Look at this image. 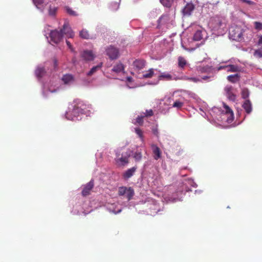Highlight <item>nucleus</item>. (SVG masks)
Wrapping results in <instances>:
<instances>
[{"label":"nucleus","mask_w":262,"mask_h":262,"mask_svg":"<svg viewBox=\"0 0 262 262\" xmlns=\"http://www.w3.org/2000/svg\"><path fill=\"white\" fill-rule=\"evenodd\" d=\"M135 194L134 190L130 187H120L118 189V195L125 196L128 201H130Z\"/></svg>","instance_id":"obj_2"},{"label":"nucleus","mask_w":262,"mask_h":262,"mask_svg":"<svg viewBox=\"0 0 262 262\" xmlns=\"http://www.w3.org/2000/svg\"><path fill=\"white\" fill-rule=\"evenodd\" d=\"M194 9V6L192 3H188L183 10L184 15H190Z\"/></svg>","instance_id":"obj_14"},{"label":"nucleus","mask_w":262,"mask_h":262,"mask_svg":"<svg viewBox=\"0 0 262 262\" xmlns=\"http://www.w3.org/2000/svg\"><path fill=\"white\" fill-rule=\"evenodd\" d=\"M80 37L85 39H89L92 38L90 34L89 31L85 29L82 30L79 33Z\"/></svg>","instance_id":"obj_20"},{"label":"nucleus","mask_w":262,"mask_h":262,"mask_svg":"<svg viewBox=\"0 0 262 262\" xmlns=\"http://www.w3.org/2000/svg\"><path fill=\"white\" fill-rule=\"evenodd\" d=\"M66 10L67 12L69 14L72 15V16H76L77 15L76 12L75 11H74V10H73L71 8H70L69 7H66Z\"/></svg>","instance_id":"obj_36"},{"label":"nucleus","mask_w":262,"mask_h":262,"mask_svg":"<svg viewBox=\"0 0 262 262\" xmlns=\"http://www.w3.org/2000/svg\"><path fill=\"white\" fill-rule=\"evenodd\" d=\"M227 79L229 82L234 83L239 80L240 76L238 74L230 75L227 76Z\"/></svg>","instance_id":"obj_17"},{"label":"nucleus","mask_w":262,"mask_h":262,"mask_svg":"<svg viewBox=\"0 0 262 262\" xmlns=\"http://www.w3.org/2000/svg\"><path fill=\"white\" fill-rule=\"evenodd\" d=\"M193 40L195 41L201 40L203 38V34L201 30H197L194 35H193Z\"/></svg>","instance_id":"obj_25"},{"label":"nucleus","mask_w":262,"mask_h":262,"mask_svg":"<svg viewBox=\"0 0 262 262\" xmlns=\"http://www.w3.org/2000/svg\"><path fill=\"white\" fill-rule=\"evenodd\" d=\"M62 80L65 84H68L74 81V78L72 75L66 74L63 75Z\"/></svg>","instance_id":"obj_21"},{"label":"nucleus","mask_w":262,"mask_h":262,"mask_svg":"<svg viewBox=\"0 0 262 262\" xmlns=\"http://www.w3.org/2000/svg\"><path fill=\"white\" fill-rule=\"evenodd\" d=\"M242 107L248 114H249L252 112V103L249 99L245 100L242 105Z\"/></svg>","instance_id":"obj_13"},{"label":"nucleus","mask_w":262,"mask_h":262,"mask_svg":"<svg viewBox=\"0 0 262 262\" xmlns=\"http://www.w3.org/2000/svg\"><path fill=\"white\" fill-rule=\"evenodd\" d=\"M46 71L43 67H38L35 70V74L38 78L42 77L45 74Z\"/></svg>","instance_id":"obj_24"},{"label":"nucleus","mask_w":262,"mask_h":262,"mask_svg":"<svg viewBox=\"0 0 262 262\" xmlns=\"http://www.w3.org/2000/svg\"><path fill=\"white\" fill-rule=\"evenodd\" d=\"M81 57L86 61H91L94 59V55L92 51L85 50L81 54Z\"/></svg>","instance_id":"obj_11"},{"label":"nucleus","mask_w":262,"mask_h":262,"mask_svg":"<svg viewBox=\"0 0 262 262\" xmlns=\"http://www.w3.org/2000/svg\"><path fill=\"white\" fill-rule=\"evenodd\" d=\"M246 29L242 28L240 26H236L231 27L229 30L230 38L234 40L240 41L244 39L243 33Z\"/></svg>","instance_id":"obj_1"},{"label":"nucleus","mask_w":262,"mask_h":262,"mask_svg":"<svg viewBox=\"0 0 262 262\" xmlns=\"http://www.w3.org/2000/svg\"><path fill=\"white\" fill-rule=\"evenodd\" d=\"M224 107L225 108L226 114L229 115V117L233 118V113L232 110L226 104L224 103Z\"/></svg>","instance_id":"obj_26"},{"label":"nucleus","mask_w":262,"mask_h":262,"mask_svg":"<svg viewBox=\"0 0 262 262\" xmlns=\"http://www.w3.org/2000/svg\"><path fill=\"white\" fill-rule=\"evenodd\" d=\"M254 28L257 30H262V23L259 21L254 22Z\"/></svg>","instance_id":"obj_38"},{"label":"nucleus","mask_w":262,"mask_h":262,"mask_svg":"<svg viewBox=\"0 0 262 262\" xmlns=\"http://www.w3.org/2000/svg\"><path fill=\"white\" fill-rule=\"evenodd\" d=\"M130 155L127 153L121 155V157L117 155V158L115 159L116 164L119 166H123L127 165L128 162V158Z\"/></svg>","instance_id":"obj_4"},{"label":"nucleus","mask_w":262,"mask_h":262,"mask_svg":"<svg viewBox=\"0 0 262 262\" xmlns=\"http://www.w3.org/2000/svg\"><path fill=\"white\" fill-rule=\"evenodd\" d=\"M239 1H241L242 3H246L249 5H255V3H254V2L252 1H250V0H239Z\"/></svg>","instance_id":"obj_41"},{"label":"nucleus","mask_w":262,"mask_h":262,"mask_svg":"<svg viewBox=\"0 0 262 262\" xmlns=\"http://www.w3.org/2000/svg\"><path fill=\"white\" fill-rule=\"evenodd\" d=\"M224 91L226 96L229 100L234 101L236 100V95H235L233 92V88L232 86L227 85L225 88Z\"/></svg>","instance_id":"obj_8"},{"label":"nucleus","mask_w":262,"mask_h":262,"mask_svg":"<svg viewBox=\"0 0 262 262\" xmlns=\"http://www.w3.org/2000/svg\"><path fill=\"white\" fill-rule=\"evenodd\" d=\"M124 70V67L121 62L117 63L112 69V71L116 73H120Z\"/></svg>","instance_id":"obj_18"},{"label":"nucleus","mask_w":262,"mask_h":262,"mask_svg":"<svg viewBox=\"0 0 262 262\" xmlns=\"http://www.w3.org/2000/svg\"><path fill=\"white\" fill-rule=\"evenodd\" d=\"M242 97L244 99H247L249 96V92L247 89H243L241 92Z\"/></svg>","instance_id":"obj_27"},{"label":"nucleus","mask_w":262,"mask_h":262,"mask_svg":"<svg viewBox=\"0 0 262 262\" xmlns=\"http://www.w3.org/2000/svg\"><path fill=\"white\" fill-rule=\"evenodd\" d=\"M160 2L161 3V4H162L163 5H164V3H163V1L164 0H160Z\"/></svg>","instance_id":"obj_49"},{"label":"nucleus","mask_w":262,"mask_h":262,"mask_svg":"<svg viewBox=\"0 0 262 262\" xmlns=\"http://www.w3.org/2000/svg\"><path fill=\"white\" fill-rule=\"evenodd\" d=\"M173 0H165V7L170 8L173 4Z\"/></svg>","instance_id":"obj_40"},{"label":"nucleus","mask_w":262,"mask_h":262,"mask_svg":"<svg viewBox=\"0 0 262 262\" xmlns=\"http://www.w3.org/2000/svg\"><path fill=\"white\" fill-rule=\"evenodd\" d=\"M94 186L93 180H91L89 183L85 185L81 192L82 195L86 196L90 194V192Z\"/></svg>","instance_id":"obj_9"},{"label":"nucleus","mask_w":262,"mask_h":262,"mask_svg":"<svg viewBox=\"0 0 262 262\" xmlns=\"http://www.w3.org/2000/svg\"><path fill=\"white\" fill-rule=\"evenodd\" d=\"M213 23L214 24V28L216 30L219 29L220 28H221L223 25V23L222 22V20L220 18H215L213 20Z\"/></svg>","instance_id":"obj_22"},{"label":"nucleus","mask_w":262,"mask_h":262,"mask_svg":"<svg viewBox=\"0 0 262 262\" xmlns=\"http://www.w3.org/2000/svg\"><path fill=\"white\" fill-rule=\"evenodd\" d=\"M136 167H133L127 169L123 174V177L124 179L127 180L132 177L136 170Z\"/></svg>","instance_id":"obj_15"},{"label":"nucleus","mask_w":262,"mask_h":262,"mask_svg":"<svg viewBox=\"0 0 262 262\" xmlns=\"http://www.w3.org/2000/svg\"><path fill=\"white\" fill-rule=\"evenodd\" d=\"M101 67V64L100 65H98L93 67L91 70L88 73V76L92 75L94 73H95L98 69H99Z\"/></svg>","instance_id":"obj_30"},{"label":"nucleus","mask_w":262,"mask_h":262,"mask_svg":"<svg viewBox=\"0 0 262 262\" xmlns=\"http://www.w3.org/2000/svg\"><path fill=\"white\" fill-rule=\"evenodd\" d=\"M106 54L112 60L117 59L119 56V50L114 46H110L106 50Z\"/></svg>","instance_id":"obj_6"},{"label":"nucleus","mask_w":262,"mask_h":262,"mask_svg":"<svg viewBox=\"0 0 262 262\" xmlns=\"http://www.w3.org/2000/svg\"><path fill=\"white\" fill-rule=\"evenodd\" d=\"M151 149L154 154V157L155 159L158 160L161 157V150L160 148L155 144L151 145Z\"/></svg>","instance_id":"obj_16"},{"label":"nucleus","mask_w":262,"mask_h":262,"mask_svg":"<svg viewBox=\"0 0 262 262\" xmlns=\"http://www.w3.org/2000/svg\"><path fill=\"white\" fill-rule=\"evenodd\" d=\"M145 66V61L143 59H136L133 62V66L137 70L143 69Z\"/></svg>","instance_id":"obj_12"},{"label":"nucleus","mask_w":262,"mask_h":262,"mask_svg":"<svg viewBox=\"0 0 262 262\" xmlns=\"http://www.w3.org/2000/svg\"><path fill=\"white\" fill-rule=\"evenodd\" d=\"M208 78V77L207 76H204L202 77V79H204V80H206Z\"/></svg>","instance_id":"obj_48"},{"label":"nucleus","mask_w":262,"mask_h":262,"mask_svg":"<svg viewBox=\"0 0 262 262\" xmlns=\"http://www.w3.org/2000/svg\"><path fill=\"white\" fill-rule=\"evenodd\" d=\"M54 64L55 66L57 65V61L56 60L55 61Z\"/></svg>","instance_id":"obj_50"},{"label":"nucleus","mask_w":262,"mask_h":262,"mask_svg":"<svg viewBox=\"0 0 262 262\" xmlns=\"http://www.w3.org/2000/svg\"><path fill=\"white\" fill-rule=\"evenodd\" d=\"M142 115L144 117H148L153 116L154 112L151 109L147 110L145 113H143Z\"/></svg>","instance_id":"obj_34"},{"label":"nucleus","mask_w":262,"mask_h":262,"mask_svg":"<svg viewBox=\"0 0 262 262\" xmlns=\"http://www.w3.org/2000/svg\"><path fill=\"white\" fill-rule=\"evenodd\" d=\"M135 133L138 135V137L140 138L142 141H144V136L142 130L139 128H136L135 129Z\"/></svg>","instance_id":"obj_31"},{"label":"nucleus","mask_w":262,"mask_h":262,"mask_svg":"<svg viewBox=\"0 0 262 262\" xmlns=\"http://www.w3.org/2000/svg\"><path fill=\"white\" fill-rule=\"evenodd\" d=\"M165 79L170 80L171 79V76L169 74H165Z\"/></svg>","instance_id":"obj_47"},{"label":"nucleus","mask_w":262,"mask_h":262,"mask_svg":"<svg viewBox=\"0 0 262 262\" xmlns=\"http://www.w3.org/2000/svg\"><path fill=\"white\" fill-rule=\"evenodd\" d=\"M172 146L171 149L169 151H171L172 153L177 156L182 154L183 151V149L176 142H172Z\"/></svg>","instance_id":"obj_10"},{"label":"nucleus","mask_w":262,"mask_h":262,"mask_svg":"<svg viewBox=\"0 0 262 262\" xmlns=\"http://www.w3.org/2000/svg\"><path fill=\"white\" fill-rule=\"evenodd\" d=\"M57 10V8L56 7L50 5L49 9V14L50 16H54L56 14Z\"/></svg>","instance_id":"obj_29"},{"label":"nucleus","mask_w":262,"mask_h":262,"mask_svg":"<svg viewBox=\"0 0 262 262\" xmlns=\"http://www.w3.org/2000/svg\"><path fill=\"white\" fill-rule=\"evenodd\" d=\"M145 117L142 114L141 116H138L136 120V123L140 125H142L143 123V119Z\"/></svg>","instance_id":"obj_32"},{"label":"nucleus","mask_w":262,"mask_h":262,"mask_svg":"<svg viewBox=\"0 0 262 262\" xmlns=\"http://www.w3.org/2000/svg\"><path fill=\"white\" fill-rule=\"evenodd\" d=\"M51 40L55 43H58L63 38L62 33L57 30H52L50 34Z\"/></svg>","instance_id":"obj_5"},{"label":"nucleus","mask_w":262,"mask_h":262,"mask_svg":"<svg viewBox=\"0 0 262 262\" xmlns=\"http://www.w3.org/2000/svg\"><path fill=\"white\" fill-rule=\"evenodd\" d=\"M227 72H237L240 71L239 68L236 65L229 64L226 66Z\"/></svg>","instance_id":"obj_19"},{"label":"nucleus","mask_w":262,"mask_h":262,"mask_svg":"<svg viewBox=\"0 0 262 262\" xmlns=\"http://www.w3.org/2000/svg\"><path fill=\"white\" fill-rule=\"evenodd\" d=\"M189 79L191 81H192L194 82H198L201 81V80L199 79H198L197 78H195V77H191V78H189Z\"/></svg>","instance_id":"obj_43"},{"label":"nucleus","mask_w":262,"mask_h":262,"mask_svg":"<svg viewBox=\"0 0 262 262\" xmlns=\"http://www.w3.org/2000/svg\"><path fill=\"white\" fill-rule=\"evenodd\" d=\"M184 105V102L180 100H176L172 104V107L180 109Z\"/></svg>","instance_id":"obj_28"},{"label":"nucleus","mask_w":262,"mask_h":262,"mask_svg":"<svg viewBox=\"0 0 262 262\" xmlns=\"http://www.w3.org/2000/svg\"><path fill=\"white\" fill-rule=\"evenodd\" d=\"M83 112L82 109L79 108L78 106H75L71 112H67L66 117L68 119L71 120H74L75 118L78 119L77 117L80 114H83Z\"/></svg>","instance_id":"obj_3"},{"label":"nucleus","mask_w":262,"mask_h":262,"mask_svg":"<svg viewBox=\"0 0 262 262\" xmlns=\"http://www.w3.org/2000/svg\"><path fill=\"white\" fill-rule=\"evenodd\" d=\"M227 70L226 66H221L217 68V70L220 71L221 70Z\"/></svg>","instance_id":"obj_45"},{"label":"nucleus","mask_w":262,"mask_h":262,"mask_svg":"<svg viewBox=\"0 0 262 262\" xmlns=\"http://www.w3.org/2000/svg\"><path fill=\"white\" fill-rule=\"evenodd\" d=\"M60 32L62 33L63 36L64 35L68 38H73L74 36V32L67 23L64 24L62 28L60 30Z\"/></svg>","instance_id":"obj_7"},{"label":"nucleus","mask_w":262,"mask_h":262,"mask_svg":"<svg viewBox=\"0 0 262 262\" xmlns=\"http://www.w3.org/2000/svg\"><path fill=\"white\" fill-rule=\"evenodd\" d=\"M257 44L258 45H262V35H260L259 36V39H258V42H257Z\"/></svg>","instance_id":"obj_46"},{"label":"nucleus","mask_w":262,"mask_h":262,"mask_svg":"<svg viewBox=\"0 0 262 262\" xmlns=\"http://www.w3.org/2000/svg\"><path fill=\"white\" fill-rule=\"evenodd\" d=\"M154 74V71L152 69H150L149 71H147L145 74L143 75V77L145 78H151Z\"/></svg>","instance_id":"obj_33"},{"label":"nucleus","mask_w":262,"mask_h":262,"mask_svg":"<svg viewBox=\"0 0 262 262\" xmlns=\"http://www.w3.org/2000/svg\"><path fill=\"white\" fill-rule=\"evenodd\" d=\"M178 60L179 67L182 69H183L187 63V61L182 56H179L178 57Z\"/></svg>","instance_id":"obj_23"},{"label":"nucleus","mask_w":262,"mask_h":262,"mask_svg":"<svg viewBox=\"0 0 262 262\" xmlns=\"http://www.w3.org/2000/svg\"><path fill=\"white\" fill-rule=\"evenodd\" d=\"M66 43L67 45V46H68V47L69 48V49H71V50L72 51V52H74V49L72 47V45L71 44L70 42L68 40H66Z\"/></svg>","instance_id":"obj_44"},{"label":"nucleus","mask_w":262,"mask_h":262,"mask_svg":"<svg viewBox=\"0 0 262 262\" xmlns=\"http://www.w3.org/2000/svg\"><path fill=\"white\" fill-rule=\"evenodd\" d=\"M173 195L174 196V197L171 198V200L168 199V200H165V201L167 202H176L179 200L178 198H177L175 197V196L176 195V194L175 193L173 194Z\"/></svg>","instance_id":"obj_42"},{"label":"nucleus","mask_w":262,"mask_h":262,"mask_svg":"<svg viewBox=\"0 0 262 262\" xmlns=\"http://www.w3.org/2000/svg\"><path fill=\"white\" fill-rule=\"evenodd\" d=\"M254 56L258 58L262 57V50H255L254 54Z\"/></svg>","instance_id":"obj_39"},{"label":"nucleus","mask_w":262,"mask_h":262,"mask_svg":"<svg viewBox=\"0 0 262 262\" xmlns=\"http://www.w3.org/2000/svg\"><path fill=\"white\" fill-rule=\"evenodd\" d=\"M44 0H33L34 5L38 9H40V6L43 3Z\"/></svg>","instance_id":"obj_37"},{"label":"nucleus","mask_w":262,"mask_h":262,"mask_svg":"<svg viewBox=\"0 0 262 262\" xmlns=\"http://www.w3.org/2000/svg\"><path fill=\"white\" fill-rule=\"evenodd\" d=\"M142 154L141 152H136L134 155V158L137 161H139L142 158Z\"/></svg>","instance_id":"obj_35"}]
</instances>
